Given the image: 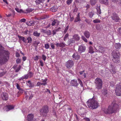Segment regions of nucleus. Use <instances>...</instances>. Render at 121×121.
<instances>
[{"label":"nucleus","mask_w":121,"mask_h":121,"mask_svg":"<svg viewBox=\"0 0 121 121\" xmlns=\"http://www.w3.org/2000/svg\"><path fill=\"white\" fill-rule=\"evenodd\" d=\"M10 53L8 51L4 50V48L0 44V65H1L5 60L9 59Z\"/></svg>","instance_id":"f257e3e1"},{"label":"nucleus","mask_w":121,"mask_h":121,"mask_svg":"<svg viewBox=\"0 0 121 121\" xmlns=\"http://www.w3.org/2000/svg\"><path fill=\"white\" fill-rule=\"evenodd\" d=\"M87 104L88 107L92 109L96 108L99 106V103L94 97L89 99L87 102Z\"/></svg>","instance_id":"f03ea898"},{"label":"nucleus","mask_w":121,"mask_h":121,"mask_svg":"<svg viewBox=\"0 0 121 121\" xmlns=\"http://www.w3.org/2000/svg\"><path fill=\"white\" fill-rule=\"evenodd\" d=\"M112 56L113 58L112 60L114 62L118 63L120 62V54L119 51L116 50H114L112 53Z\"/></svg>","instance_id":"7ed1b4c3"},{"label":"nucleus","mask_w":121,"mask_h":121,"mask_svg":"<svg viewBox=\"0 0 121 121\" xmlns=\"http://www.w3.org/2000/svg\"><path fill=\"white\" fill-rule=\"evenodd\" d=\"M103 83L101 79L98 78H97L94 81L95 88L98 90L101 89L102 87Z\"/></svg>","instance_id":"20e7f679"},{"label":"nucleus","mask_w":121,"mask_h":121,"mask_svg":"<svg viewBox=\"0 0 121 121\" xmlns=\"http://www.w3.org/2000/svg\"><path fill=\"white\" fill-rule=\"evenodd\" d=\"M49 111V108L47 105L43 106L39 110L41 115V116L44 117H46Z\"/></svg>","instance_id":"39448f33"},{"label":"nucleus","mask_w":121,"mask_h":121,"mask_svg":"<svg viewBox=\"0 0 121 121\" xmlns=\"http://www.w3.org/2000/svg\"><path fill=\"white\" fill-rule=\"evenodd\" d=\"M116 95L119 96H121V82L117 85L115 90Z\"/></svg>","instance_id":"423d86ee"},{"label":"nucleus","mask_w":121,"mask_h":121,"mask_svg":"<svg viewBox=\"0 0 121 121\" xmlns=\"http://www.w3.org/2000/svg\"><path fill=\"white\" fill-rule=\"evenodd\" d=\"M103 111L106 114H110L116 113L110 105L108 106V108L103 109Z\"/></svg>","instance_id":"0eeeda50"},{"label":"nucleus","mask_w":121,"mask_h":121,"mask_svg":"<svg viewBox=\"0 0 121 121\" xmlns=\"http://www.w3.org/2000/svg\"><path fill=\"white\" fill-rule=\"evenodd\" d=\"M111 17L113 21L116 22H118L120 19L118 15L115 13H112L111 14Z\"/></svg>","instance_id":"6e6552de"},{"label":"nucleus","mask_w":121,"mask_h":121,"mask_svg":"<svg viewBox=\"0 0 121 121\" xmlns=\"http://www.w3.org/2000/svg\"><path fill=\"white\" fill-rule=\"evenodd\" d=\"M74 62L72 60H70L66 62L65 66L68 69H70L73 67Z\"/></svg>","instance_id":"1a4fd4ad"},{"label":"nucleus","mask_w":121,"mask_h":121,"mask_svg":"<svg viewBox=\"0 0 121 121\" xmlns=\"http://www.w3.org/2000/svg\"><path fill=\"white\" fill-rule=\"evenodd\" d=\"M116 103V101L115 100H114L112 102V104L110 105L112 107L116 112H117V110L118 109L119 107V105Z\"/></svg>","instance_id":"9d476101"},{"label":"nucleus","mask_w":121,"mask_h":121,"mask_svg":"<svg viewBox=\"0 0 121 121\" xmlns=\"http://www.w3.org/2000/svg\"><path fill=\"white\" fill-rule=\"evenodd\" d=\"M86 49V47L83 45L79 46L78 48V52L80 53L84 52Z\"/></svg>","instance_id":"9b49d317"},{"label":"nucleus","mask_w":121,"mask_h":121,"mask_svg":"<svg viewBox=\"0 0 121 121\" xmlns=\"http://www.w3.org/2000/svg\"><path fill=\"white\" fill-rule=\"evenodd\" d=\"M1 97L3 100H6L8 99V95L7 93L3 92L1 94Z\"/></svg>","instance_id":"f8f14e48"},{"label":"nucleus","mask_w":121,"mask_h":121,"mask_svg":"<svg viewBox=\"0 0 121 121\" xmlns=\"http://www.w3.org/2000/svg\"><path fill=\"white\" fill-rule=\"evenodd\" d=\"M70 84L71 86L75 87H77L79 84L78 83H77V80L74 79L71 81Z\"/></svg>","instance_id":"ddd939ff"},{"label":"nucleus","mask_w":121,"mask_h":121,"mask_svg":"<svg viewBox=\"0 0 121 121\" xmlns=\"http://www.w3.org/2000/svg\"><path fill=\"white\" fill-rule=\"evenodd\" d=\"M74 60H78L79 59L80 56L77 53H74L72 56Z\"/></svg>","instance_id":"4468645a"},{"label":"nucleus","mask_w":121,"mask_h":121,"mask_svg":"<svg viewBox=\"0 0 121 121\" xmlns=\"http://www.w3.org/2000/svg\"><path fill=\"white\" fill-rule=\"evenodd\" d=\"M55 45L57 47H59L61 48H63L65 46V44L63 42H62L60 43H56Z\"/></svg>","instance_id":"2eb2a0df"},{"label":"nucleus","mask_w":121,"mask_h":121,"mask_svg":"<svg viewBox=\"0 0 121 121\" xmlns=\"http://www.w3.org/2000/svg\"><path fill=\"white\" fill-rule=\"evenodd\" d=\"M34 117V115L32 114H29L27 116L28 121H32Z\"/></svg>","instance_id":"dca6fc26"},{"label":"nucleus","mask_w":121,"mask_h":121,"mask_svg":"<svg viewBox=\"0 0 121 121\" xmlns=\"http://www.w3.org/2000/svg\"><path fill=\"white\" fill-rule=\"evenodd\" d=\"M115 47L116 48V50L118 51L121 47V44L119 43H116L115 44Z\"/></svg>","instance_id":"f3484780"},{"label":"nucleus","mask_w":121,"mask_h":121,"mask_svg":"<svg viewBox=\"0 0 121 121\" xmlns=\"http://www.w3.org/2000/svg\"><path fill=\"white\" fill-rule=\"evenodd\" d=\"M96 9L97 10V13L98 15L100 14L101 13L100 9V5H97Z\"/></svg>","instance_id":"a211bd4d"},{"label":"nucleus","mask_w":121,"mask_h":121,"mask_svg":"<svg viewBox=\"0 0 121 121\" xmlns=\"http://www.w3.org/2000/svg\"><path fill=\"white\" fill-rule=\"evenodd\" d=\"M84 34L85 36L87 39L89 38L90 36V33L89 31H86L84 32Z\"/></svg>","instance_id":"6ab92c4d"},{"label":"nucleus","mask_w":121,"mask_h":121,"mask_svg":"<svg viewBox=\"0 0 121 121\" xmlns=\"http://www.w3.org/2000/svg\"><path fill=\"white\" fill-rule=\"evenodd\" d=\"M7 109L6 111H9V110L13 109L14 108V106L13 105H7L6 106Z\"/></svg>","instance_id":"aec40b11"},{"label":"nucleus","mask_w":121,"mask_h":121,"mask_svg":"<svg viewBox=\"0 0 121 121\" xmlns=\"http://www.w3.org/2000/svg\"><path fill=\"white\" fill-rule=\"evenodd\" d=\"M29 84L28 85L29 86V87L32 88L34 86V84L33 83H32L31 81H29L27 82Z\"/></svg>","instance_id":"412c9836"},{"label":"nucleus","mask_w":121,"mask_h":121,"mask_svg":"<svg viewBox=\"0 0 121 121\" xmlns=\"http://www.w3.org/2000/svg\"><path fill=\"white\" fill-rule=\"evenodd\" d=\"M18 37L19 38V39L20 40L24 42L25 43L26 42V39H25V38L23 37L20 36H18Z\"/></svg>","instance_id":"4be33fe9"},{"label":"nucleus","mask_w":121,"mask_h":121,"mask_svg":"<svg viewBox=\"0 0 121 121\" xmlns=\"http://www.w3.org/2000/svg\"><path fill=\"white\" fill-rule=\"evenodd\" d=\"M97 0H90V3L92 6L95 5L96 3Z\"/></svg>","instance_id":"5701e85b"},{"label":"nucleus","mask_w":121,"mask_h":121,"mask_svg":"<svg viewBox=\"0 0 121 121\" xmlns=\"http://www.w3.org/2000/svg\"><path fill=\"white\" fill-rule=\"evenodd\" d=\"M45 0H36L35 2L36 5H38L41 3H43Z\"/></svg>","instance_id":"b1692460"},{"label":"nucleus","mask_w":121,"mask_h":121,"mask_svg":"<svg viewBox=\"0 0 121 121\" xmlns=\"http://www.w3.org/2000/svg\"><path fill=\"white\" fill-rule=\"evenodd\" d=\"M73 39L75 41V40L78 41L80 39L78 35L76 34L73 36Z\"/></svg>","instance_id":"393cba45"},{"label":"nucleus","mask_w":121,"mask_h":121,"mask_svg":"<svg viewBox=\"0 0 121 121\" xmlns=\"http://www.w3.org/2000/svg\"><path fill=\"white\" fill-rule=\"evenodd\" d=\"M79 13H78L77 15V17L76 18L74 21V22H78L80 21L81 20L80 18L79 17Z\"/></svg>","instance_id":"a878e982"},{"label":"nucleus","mask_w":121,"mask_h":121,"mask_svg":"<svg viewBox=\"0 0 121 121\" xmlns=\"http://www.w3.org/2000/svg\"><path fill=\"white\" fill-rule=\"evenodd\" d=\"M40 33H38L37 31H35L33 33V35L34 36L36 37H39L40 35Z\"/></svg>","instance_id":"bb28decb"},{"label":"nucleus","mask_w":121,"mask_h":121,"mask_svg":"<svg viewBox=\"0 0 121 121\" xmlns=\"http://www.w3.org/2000/svg\"><path fill=\"white\" fill-rule=\"evenodd\" d=\"M75 40L72 39H69L68 41L69 44L70 45H72V44L74 43L75 42Z\"/></svg>","instance_id":"cd10ccee"},{"label":"nucleus","mask_w":121,"mask_h":121,"mask_svg":"<svg viewBox=\"0 0 121 121\" xmlns=\"http://www.w3.org/2000/svg\"><path fill=\"white\" fill-rule=\"evenodd\" d=\"M28 93L29 95L28 96H29V99H30L33 98V95L32 94V92L31 91H29L28 92Z\"/></svg>","instance_id":"c85d7f7f"},{"label":"nucleus","mask_w":121,"mask_h":121,"mask_svg":"<svg viewBox=\"0 0 121 121\" xmlns=\"http://www.w3.org/2000/svg\"><path fill=\"white\" fill-rule=\"evenodd\" d=\"M89 52L91 53H93L94 52L93 50V48L91 46H90L89 48Z\"/></svg>","instance_id":"c756f323"},{"label":"nucleus","mask_w":121,"mask_h":121,"mask_svg":"<svg viewBox=\"0 0 121 121\" xmlns=\"http://www.w3.org/2000/svg\"><path fill=\"white\" fill-rule=\"evenodd\" d=\"M94 14V12H90L88 13V16L90 18H92L93 15Z\"/></svg>","instance_id":"7c9ffc66"},{"label":"nucleus","mask_w":121,"mask_h":121,"mask_svg":"<svg viewBox=\"0 0 121 121\" xmlns=\"http://www.w3.org/2000/svg\"><path fill=\"white\" fill-rule=\"evenodd\" d=\"M33 10V9L30 8H28L26 9L25 13H29L32 12Z\"/></svg>","instance_id":"2f4dec72"},{"label":"nucleus","mask_w":121,"mask_h":121,"mask_svg":"<svg viewBox=\"0 0 121 121\" xmlns=\"http://www.w3.org/2000/svg\"><path fill=\"white\" fill-rule=\"evenodd\" d=\"M51 10L53 12H55L57 10V9L56 7L53 6L51 8Z\"/></svg>","instance_id":"473e14b6"},{"label":"nucleus","mask_w":121,"mask_h":121,"mask_svg":"<svg viewBox=\"0 0 121 121\" xmlns=\"http://www.w3.org/2000/svg\"><path fill=\"white\" fill-rule=\"evenodd\" d=\"M26 39L28 41L27 42L28 43H31L32 41V39L30 37H28Z\"/></svg>","instance_id":"72a5a7b5"},{"label":"nucleus","mask_w":121,"mask_h":121,"mask_svg":"<svg viewBox=\"0 0 121 121\" xmlns=\"http://www.w3.org/2000/svg\"><path fill=\"white\" fill-rule=\"evenodd\" d=\"M27 74L29 77L31 78L33 76V73L32 72H28Z\"/></svg>","instance_id":"f704fd0d"},{"label":"nucleus","mask_w":121,"mask_h":121,"mask_svg":"<svg viewBox=\"0 0 121 121\" xmlns=\"http://www.w3.org/2000/svg\"><path fill=\"white\" fill-rule=\"evenodd\" d=\"M100 3L102 4H105L106 5H107L108 4V0H104L100 2Z\"/></svg>","instance_id":"c9c22d12"},{"label":"nucleus","mask_w":121,"mask_h":121,"mask_svg":"<svg viewBox=\"0 0 121 121\" xmlns=\"http://www.w3.org/2000/svg\"><path fill=\"white\" fill-rule=\"evenodd\" d=\"M93 22L94 23H100V20L97 19H96L93 21Z\"/></svg>","instance_id":"e433bc0d"},{"label":"nucleus","mask_w":121,"mask_h":121,"mask_svg":"<svg viewBox=\"0 0 121 121\" xmlns=\"http://www.w3.org/2000/svg\"><path fill=\"white\" fill-rule=\"evenodd\" d=\"M47 79H45L43 80L42 82L43 83H42L43 85L44 86H45L47 84Z\"/></svg>","instance_id":"4c0bfd02"},{"label":"nucleus","mask_w":121,"mask_h":121,"mask_svg":"<svg viewBox=\"0 0 121 121\" xmlns=\"http://www.w3.org/2000/svg\"><path fill=\"white\" fill-rule=\"evenodd\" d=\"M14 15H15V12H14V11H13V14H9L8 15L6 14V16L7 17H9L10 16H12L13 17H14Z\"/></svg>","instance_id":"58836bf2"},{"label":"nucleus","mask_w":121,"mask_h":121,"mask_svg":"<svg viewBox=\"0 0 121 121\" xmlns=\"http://www.w3.org/2000/svg\"><path fill=\"white\" fill-rule=\"evenodd\" d=\"M72 0H67L66 2L67 4L69 5L72 2Z\"/></svg>","instance_id":"ea45409f"},{"label":"nucleus","mask_w":121,"mask_h":121,"mask_svg":"<svg viewBox=\"0 0 121 121\" xmlns=\"http://www.w3.org/2000/svg\"><path fill=\"white\" fill-rule=\"evenodd\" d=\"M39 43V42L38 41H35V42L33 43L34 45L36 47H37Z\"/></svg>","instance_id":"a19ab883"},{"label":"nucleus","mask_w":121,"mask_h":121,"mask_svg":"<svg viewBox=\"0 0 121 121\" xmlns=\"http://www.w3.org/2000/svg\"><path fill=\"white\" fill-rule=\"evenodd\" d=\"M46 33L48 35H50L52 34V32L50 30H49L46 31Z\"/></svg>","instance_id":"79ce46f5"},{"label":"nucleus","mask_w":121,"mask_h":121,"mask_svg":"<svg viewBox=\"0 0 121 121\" xmlns=\"http://www.w3.org/2000/svg\"><path fill=\"white\" fill-rule=\"evenodd\" d=\"M78 81L79 83L80 84V85L82 87L83 84L82 81H81L80 79L79 78H78Z\"/></svg>","instance_id":"37998d69"},{"label":"nucleus","mask_w":121,"mask_h":121,"mask_svg":"<svg viewBox=\"0 0 121 121\" xmlns=\"http://www.w3.org/2000/svg\"><path fill=\"white\" fill-rule=\"evenodd\" d=\"M82 39L85 42H87V39L84 36H82L81 37Z\"/></svg>","instance_id":"c03bdc74"},{"label":"nucleus","mask_w":121,"mask_h":121,"mask_svg":"<svg viewBox=\"0 0 121 121\" xmlns=\"http://www.w3.org/2000/svg\"><path fill=\"white\" fill-rule=\"evenodd\" d=\"M6 72H3L0 73V78L2 77L5 74Z\"/></svg>","instance_id":"a18cd8bd"},{"label":"nucleus","mask_w":121,"mask_h":121,"mask_svg":"<svg viewBox=\"0 0 121 121\" xmlns=\"http://www.w3.org/2000/svg\"><path fill=\"white\" fill-rule=\"evenodd\" d=\"M39 56H35L34 57V59L35 60H37L39 59Z\"/></svg>","instance_id":"49530a36"},{"label":"nucleus","mask_w":121,"mask_h":121,"mask_svg":"<svg viewBox=\"0 0 121 121\" xmlns=\"http://www.w3.org/2000/svg\"><path fill=\"white\" fill-rule=\"evenodd\" d=\"M68 36L69 35L68 33L65 35L64 39V41H65L67 39V38L68 37Z\"/></svg>","instance_id":"de8ad7c7"},{"label":"nucleus","mask_w":121,"mask_h":121,"mask_svg":"<svg viewBox=\"0 0 121 121\" xmlns=\"http://www.w3.org/2000/svg\"><path fill=\"white\" fill-rule=\"evenodd\" d=\"M19 13H21L22 12V9H19L17 8H16L15 9Z\"/></svg>","instance_id":"09e8293b"},{"label":"nucleus","mask_w":121,"mask_h":121,"mask_svg":"<svg viewBox=\"0 0 121 121\" xmlns=\"http://www.w3.org/2000/svg\"><path fill=\"white\" fill-rule=\"evenodd\" d=\"M111 73L112 74H115L116 73V71L114 69H112L110 70Z\"/></svg>","instance_id":"8fccbe9b"},{"label":"nucleus","mask_w":121,"mask_h":121,"mask_svg":"<svg viewBox=\"0 0 121 121\" xmlns=\"http://www.w3.org/2000/svg\"><path fill=\"white\" fill-rule=\"evenodd\" d=\"M45 47L46 48L48 49L49 47V45L47 43L45 44Z\"/></svg>","instance_id":"3c124183"},{"label":"nucleus","mask_w":121,"mask_h":121,"mask_svg":"<svg viewBox=\"0 0 121 121\" xmlns=\"http://www.w3.org/2000/svg\"><path fill=\"white\" fill-rule=\"evenodd\" d=\"M69 28V26L68 25L65 28L64 31V33H65L67 32L68 29Z\"/></svg>","instance_id":"603ef678"},{"label":"nucleus","mask_w":121,"mask_h":121,"mask_svg":"<svg viewBox=\"0 0 121 121\" xmlns=\"http://www.w3.org/2000/svg\"><path fill=\"white\" fill-rule=\"evenodd\" d=\"M42 56L43 60L45 61L46 60V57L43 54Z\"/></svg>","instance_id":"864d4df0"},{"label":"nucleus","mask_w":121,"mask_h":121,"mask_svg":"<svg viewBox=\"0 0 121 121\" xmlns=\"http://www.w3.org/2000/svg\"><path fill=\"white\" fill-rule=\"evenodd\" d=\"M39 61L40 64V65L42 67H43L44 65V64L43 61L41 60H39Z\"/></svg>","instance_id":"5fc2aeb1"},{"label":"nucleus","mask_w":121,"mask_h":121,"mask_svg":"<svg viewBox=\"0 0 121 121\" xmlns=\"http://www.w3.org/2000/svg\"><path fill=\"white\" fill-rule=\"evenodd\" d=\"M57 31L56 30H52V34L53 35V36H54L56 32Z\"/></svg>","instance_id":"6e6d98bb"},{"label":"nucleus","mask_w":121,"mask_h":121,"mask_svg":"<svg viewBox=\"0 0 121 121\" xmlns=\"http://www.w3.org/2000/svg\"><path fill=\"white\" fill-rule=\"evenodd\" d=\"M56 23V22L55 21V19H54L51 25L52 26H54L55 25Z\"/></svg>","instance_id":"4d7b16f0"},{"label":"nucleus","mask_w":121,"mask_h":121,"mask_svg":"<svg viewBox=\"0 0 121 121\" xmlns=\"http://www.w3.org/2000/svg\"><path fill=\"white\" fill-rule=\"evenodd\" d=\"M16 61L17 64L20 63L21 62V60L20 59H18L16 60Z\"/></svg>","instance_id":"13d9d810"},{"label":"nucleus","mask_w":121,"mask_h":121,"mask_svg":"<svg viewBox=\"0 0 121 121\" xmlns=\"http://www.w3.org/2000/svg\"><path fill=\"white\" fill-rule=\"evenodd\" d=\"M26 24H27L28 26H31V24L30 23V21L27 22H26Z\"/></svg>","instance_id":"bf43d9fd"},{"label":"nucleus","mask_w":121,"mask_h":121,"mask_svg":"<svg viewBox=\"0 0 121 121\" xmlns=\"http://www.w3.org/2000/svg\"><path fill=\"white\" fill-rule=\"evenodd\" d=\"M21 69V66H19L18 67L17 69H16L15 72H18L20 69Z\"/></svg>","instance_id":"052dcab7"},{"label":"nucleus","mask_w":121,"mask_h":121,"mask_svg":"<svg viewBox=\"0 0 121 121\" xmlns=\"http://www.w3.org/2000/svg\"><path fill=\"white\" fill-rule=\"evenodd\" d=\"M43 85L42 83H41L40 82H38L37 83V86H39L40 85Z\"/></svg>","instance_id":"680f3d73"},{"label":"nucleus","mask_w":121,"mask_h":121,"mask_svg":"<svg viewBox=\"0 0 121 121\" xmlns=\"http://www.w3.org/2000/svg\"><path fill=\"white\" fill-rule=\"evenodd\" d=\"M50 45L51 47L53 49H54L55 48V46L54 45V44L53 43H51L50 44Z\"/></svg>","instance_id":"e2e57ef3"},{"label":"nucleus","mask_w":121,"mask_h":121,"mask_svg":"<svg viewBox=\"0 0 121 121\" xmlns=\"http://www.w3.org/2000/svg\"><path fill=\"white\" fill-rule=\"evenodd\" d=\"M30 23L31 25H33L35 24V21H30Z\"/></svg>","instance_id":"0e129e2a"},{"label":"nucleus","mask_w":121,"mask_h":121,"mask_svg":"<svg viewBox=\"0 0 121 121\" xmlns=\"http://www.w3.org/2000/svg\"><path fill=\"white\" fill-rule=\"evenodd\" d=\"M26 21V20L24 18H23V19H22L20 20V21L21 22H25Z\"/></svg>","instance_id":"69168bd1"},{"label":"nucleus","mask_w":121,"mask_h":121,"mask_svg":"<svg viewBox=\"0 0 121 121\" xmlns=\"http://www.w3.org/2000/svg\"><path fill=\"white\" fill-rule=\"evenodd\" d=\"M20 56V54L18 52H16V56L17 57H19Z\"/></svg>","instance_id":"338daca9"},{"label":"nucleus","mask_w":121,"mask_h":121,"mask_svg":"<svg viewBox=\"0 0 121 121\" xmlns=\"http://www.w3.org/2000/svg\"><path fill=\"white\" fill-rule=\"evenodd\" d=\"M118 31L119 33L121 35V27L118 28Z\"/></svg>","instance_id":"774afa93"}]
</instances>
